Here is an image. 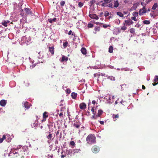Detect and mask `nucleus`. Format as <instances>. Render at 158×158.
Wrapping results in <instances>:
<instances>
[{
  "mask_svg": "<svg viewBox=\"0 0 158 158\" xmlns=\"http://www.w3.org/2000/svg\"><path fill=\"white\" fill-rule=\"evenodd\" d=\"M79 107L81 109H85L86 108V105L84 103H82L80 104Z\"/></svg>",
  "mask_w": 158,
  "mask_h": 158,
  "instance_id": "9d476101",
  "label": "nucleus"
},
{
  "mask_svg": "<svg viewBox=\"0 0 158 158\" xmlns=\"http://www.w3.org/2000/svg\"><path fill=\"white\" fill-rule=\"evenodd\" d=\"M35 66V64H33L31 66V67H32V68H34Z\"/></svg>",
  "mask_w": 158,
  "mask_h": 158,
  "instance_id": "e2e57ef3",
  "label": "nucleus"
},
{
  "mask_svg": "<svg viewBox=\"0 0 158 158\" xmlns=\"http://www.w3.org/2000/svg\"><path fill=\"white\" fill-rule=\"evenodd\" d=\"M18 150L16 149L15 150L11 151L9 154L10 156H12L13 157H15L19 156L18 153Z\"/></svg>",
  "mask_w": 158,
  "mask_h": 158,
  "instance_id": "f03ea898",
  "label": "nucleus"
},
{
  "mask_svg": "<svg viewBox=\"0 0 158 158\" xmlns=\"http://www.w3.org/2000/svg\"><path fill=\"white\" fill-rule=\"evenodd\" d=\"M87 143L89 144L95 143L96 142V137L94 134H90L86 138Z\"/></svg>",
  "mask_w": 158,
  "mask_h": 158,
  "instance_id": "f257e3e1",
  "label": "nucleus"
},
{
  "mask_svg": "<svg viewBox=\"0 0 158 158\" xmlns=\"http://www.w3.org/2000/svg\"><path fill=\"white\" fill-rule=\"evenodd\" d=\"M78 5L80 7H81L83 6V3L81 2H79L78 3Z\"/></svg>",
  "mask_w": 158,
  "mask_h": 158,
  "instance_id": "c03bdc74",
  "label": "nucleus"
},
{
  "mask_svg": "<svg viewBox=\"0 0 158 158\" xmlns=\"http://www.w3.org/2000/svg\"><path fill=\"white\" fill-rule=\"evenodd\" d=\"M142 89H145V87L144 85H142Z\"/></svg>",
  "mask_w": 158,
  "mask_h": 158,
  "instance_id": "680f3d73",
  "label": "nucleus"
},
{
  "mask_svg": "<svg viewBox=\"0 0 158 158\" xmlns=\"http://www.w3.org/2000/svg\"><path fill=\"white\" fill-rule=\"evenodd\" d=\"M59 116L60 117H63V113L62 112H61V113H60V114H59Z\"/></svg>",
  "mask_w": 158,
  "mask_h": 158,
  "instance_id": "6e6d98bb",
  "label": "nucleus"
},
{
  "mask_svg": "<svg viewBox=\"0 0 158 158\" xmlns=\"http://www.w3.org/2000/svg\"><path fill=\"white\" fill-rule=\"evenodd\" d=\"M152 0H146V2L147 4H148Z\"/></svg>",
  "mask_w": 158,
  "mask_h": 158,
  "instance_id": "3c124183",
  "label": "nucleus"
},
{
  "mask_svg": "<svg viewBox=\"0 0 158 158\" xmlns=\"http://www.w3.org/2000/svg\"><path fill=\"white\" fill-rule=\"evenodd\" d=\"M110 100V97L108 98V100H107V101H108V102H110V101H109Z\"/></svg>",
  "mask_w": 158,
  "mask_h": 158,
  "instance_id": "0e129e2a",
  "label": "nucleus"
},
{
  "mask_svg": "<svg viewBox=\"0 0 158 158\" xmlns=\"http://www.w3.org/2000/svg\"><path fill=\"white\" fill-rule=\"evenodd\" d=\"M10 21L8 20L4 21L2 23V24L5 27H7L8 26L7 24L9 23Z\"/></svg>",
  "mask_w": 158,
  "mask_h": 158,
  "instance_id": "2eb2a0df",
  "label": "nucleus"
},
{
  "mask_svg": "<svg viewBox=\"0 0 158 158\" xmlns=\"http://www.w3.org/2000/svg\"><path fill=\"white\" fill-rule=\"evenodd\" d=\"M70 144L73 146H75V143L74 141H71L70 142Z\"/></svg>",
  "mask_w": 158,
  "mask_h": 158,
  "instance_id": "79ce46f5",
  "label": "nucleus"
},
{
  "mask_svg": "<svg viewBox=\"0 0 158 158\" xmlns=\"http://www.w3.org/2000/svg\"><path fill=\"white\" fill-rule=\"evenodd\" d=\"M68 42L67 41H66L63 44V46L64 48H66L68 46Z\"/></svg>",
  "mask_w": 158,
  "mask_h": 158,
  "instance_id": "7c9ffc66",
  "label": "nucleus"
},
{
  "mask_svg": "<svg viewBox=\"0 0 158 158\" xmlns=\"http://www.w3.org/2000/svg\"><path fill=\"white\" fill-rule=\"evenodd\" d=\"M133 23V22L129 18L127 20H125L123 24L124 25L130 26Z\"/></svg>",
  "mask_w": 158,
  "mask_h": 158,
  "instance_id": "20e7f679",
  "label": "nucleus"
},
{
  "mask_svg": "<svg viewBox=\"0 0 158 158\" xmlns=\"http://www.w3.org/2000/svg\"><path fill=\"white\" fill-rule=\"evenodd\" d=\"M133 15L135 16H138V13L137 12H134L133 13Z\"/></svg>",
  "mask_w": 158,
  "mask_h": 158,
  "instance_id": "8fccbe9b",
  "label": "nucleus"
},
{
  "mask_svg": "<svg viewBox=\"0 0 158 158\" xmlns=\"http://www.w3.org/2000/svg\"><path fill=\"white\" fill-rule=\"evenodd\" d=\"M24 106L27 109H28L30 107V104L29 103L27 102L24 103Z\"/></svg>",
  "mask_w": 158,
  "mask_h": 158,
  "instance_id": "a211bd4d",
  "label": "nucleus"
},
{
  "mask_svg": "<svg viewBox=\"0 0 158 158\" xmlns=\"http://www.w3.org/2000/svg\"><path fill=\"white\" fill-rule=\"evenodd\" d=\"M143 23L145 24L148 25L150 24V22L149 20H145L143 21Z\"/></svg>",
  "mask_w": 158,
  "mask_h": 158,
  "instance_id": "a878e982",
  "label": "nucleus"
},
{
  "mask_svg": "<svg viewBox=\"0 0 158 158\" xmlns=\"http://www.w3.org/2000/svg\"><path fill=\"white\" fill-rule=\"evenodd\" d=\"M88 27L89 28H92L93 27V25L92 23H89L88 25Z\"/></svg>",
  "mask_w": 158,
  "mask_h": 158,
  "instance_id": "37998d69",
  "label": "nucleus"
},
{
  "mask_svg": "<svg viewBox=\"0 0 158 158\" xmlns=\"http://www.w3.org/2000/svg\"><path fill=\"white\" fill-rule=\"evenodd\" d=\"M131 19L132 20H133L135 21H137V19H136V17L135 16L132 17L131 18Z\"/></svg>",
  "mask_w": 158,
  "mask_h": 158,
  "instance_id": "a18cd8bd",
  "label": "nucleus"
},
{
  "mask_svg": "<svg viewBox=\"0 0 158 158\" xmlns=\"http://www.w3.org/2000/svg\"><path fill=\"white\" fill-rule=\"evenodd\" d=\"M80 125L78 124H74L73 125V126L74 127L78 128L80 127Z\"/></svg>",
  "mask_w": 158,
  "mask_h": 158,
  "instance_id": "ea45409f",
  "label": "nucleus"
},
{
  "mask_svg": "<svg viewBox=\"0 0 158 158\" xmlns=\"http://www.w3.org/2000/svg\"><path fill=\"white\" fill-rule=\"evenodd\" d=\"M80 151L79 149H74L73 150V155H75L76 153H78Z\"/></svg>",
  "mask_w": 158,
  "mask_h": 158,
  "instance_id": "412c9836",
  "label": "nucleus"
},
{
  "mask_svg": "<svg viewBox=\"0 0 158 158\" xmlns=\"http://www.w3.org/2000/svg\"><path fill=\"white\" fill-rule=\"evenodd\" d=\"M103 1L105 2H106V3H110L111 1H112V0H103Z\"/></svg>",
  "mask_w": 158,
  "mask_h": 158,
  "instance_id": "58836bf2",
  "label": "nucleus"
},
{
  "mask_svg": "<svg viewBox=\"0 0 158 158\" xmlns=\"http://www.w3.org/2000/svg\"><path fill=\"white\" fill-rule=\"evenodd\" d=\"M49 51L51 53L52 55H53L54 53V49L53 47H48Z\"/></svg>",
  "mask_w": 158,
  "mask_h": 158,
  "instance_id": "f8f14e48",
  "label": "nucleus"
},
{
  "mask_svg": "<svg viewBox=\"0 0 158 158\" xmlns=\"http://www.w3.org/2000/svg\"><path fill=\"white\" fill-rule=\"evenodd\" d=\"M43 126H40V128H41V129H43Z\"/></svg>",
  "mask_w": 158,
  "mask_h": 158,
  "instance_id": "774afa93",
  "label": "nucleus"
},
{
  "mask_svg": "<svg viewBox=\"0 0 158 158\" xmlns=\"http://www.w3.org/2000/svg\"><path fill=\"white\" fill-rule=\"evenodd\" d=\"M141 4L142 6H145V4L144 2H142L141 3Z\"/></svg>",
  "mask_w": 158,
  "mask_h": 158,
  "instance_id": "13d9d810",
  "label": "nucleus"
},
{
  "mask_svg": "<svg viewBox=\"0 0 158 158\" xmlns=\"http://www.w3.org/2000/svg\"><path fill=\"white\" fill-rule=\"evenodd\" d=\"M10 137V135H3L2 136V139H3V140L5 139H6L7 138H9Z\"/></svg>",
  "mask_w": 158,
  "mask_h": 158,
  "instance_id": "4be33fe9",
  "label": "nucleus"
},
{
  "mask_svg": "<svg viewBox=\"0 0 158 158\" xmlns=\"http://www.w3.org/2000/svg\"><path fill=\"white\" fill-rule=\"evenodd\" d=\"M127 29V27H126L125 25H124L122 26L121 28V29L124 31L126 30Z\"/></svg>",
  "mask_w": 158,
  "mask_h": 158,
  "instance_id": "a19ab883",
  "label": "nucleus"
},
{
  "mask_svg": "<svg viewBox=\"0 0 158 158\" xmlns=\"http://www.w3.org/2000/svg\"><path fill=\"white\" fill-rule=\"evenodd\" d=\"M117 15L120 17H123V14L121 12H117Z\"/></svg>",
  "mask_w": 158,
  "mask_h": 158,
  "instance_id": "c756f323",
  "label": "nucleus"
},
{
  "mask_svg": "<svg viewBox=\"0 0 158 158\" xmlns=\"http://www.w3.org/2000/svg\"><path fill=\"white\" fill-rule=\"evenodd\" d=\"M89 17L91 19H94L98 20L99 19L98 16L96 14H91L89 15Z\"/></svg>",
  "mask_w": 158,
  "mask_h": 158,
  "instance_id": "6e6552de",
  "label": "nucleus"
},
{
  "mask_svg": "<svg viewBox=\"0 0 158 158\" xmlns=\"http://www.w3.org/2000/svg\"><path fill=\"white\" fill-rule=\"evenodd\" d=\"M6 103V101L4 100H2L0 102V105L2 106H4Z\"/></svg>",
  "mask_w": 158,
  "mask_h": 158,
  "instance_id": "9b49d317",
  "label": "nucleus"
},
{
  "mask_svg": "<svg viewBox=\"0 0 158 158\" xmlns=\"http://www.w3.org/2000/svg\"><path fill=\"white\" fill-rule=\"evenodd\" d=\"M154 82H158V76L156 75L155 76V78L154 80Z\"/></svg>",
  "mask_w": 158,
  "mask_h": 158,
  "instance_id": "72a5a7b5",
  "label": "nucleus"
},
{
  "mask_svg": "<svg viewBox=\"0 0 158 158\" xmlns=\"http://www.w3.org/2000/svg\"><path fill=\"white\" fill-rule=\"evenodd\" d=\"M118 103V102H117V101H116L115 102V105L117 104Z\"/></svg>",
  "mask_w": 158,
  "mask_h": 158,
  "instance_id": "338daca9",
  "label": "nucleus"
},
{
  "mask_svg": "<svg viewBox=\"0 0 158 158\" xmlns=\"http://www.w3.org/2000/svg\"><path fill=\"white\" fill-rule=\"evenodd\" d=\"M34 127H37L38 126V121H37L36 122V121H35V122L34 123Z\"/></svg>",
  "mask_w": 158,
  "mask_h": 158,
  "instance_id": "e433bc0d",
  "label": "nucleus"
},
{
  "mask_svg": "<svg viewBox=\"0 0 158 158\" xmlns=\"http://www.w3.org/2000/svg\"><path fill=\"white\" fill-rule=\"evenodd\" d=\"M60 5L61 6H63L65 4V3L64 1H62L60 2Z\"/></svg>",
  "mask_w": 158,
  "mask_h": 158,
  "instance_id": "f704fd0d",
  "label": "nucleus"
},
{
  "mask_svg": "<svg viewBox=\"0 0 158 158\" xmlns=\"http://www.w3.org/2000/svg\"><path fill=\"white\" fill-rule=\"evenodd\" d=\"M68 60V58L67 57L64 56H63L62 57L61 60H60V61L61 62H63L64 61H66Z\"/></svg>",
  "mask_w": 158,
  "mask_h": 158,
  "instance_id": "ddd939ff",
  "label": "nucleus"
},
{
  "mask_svg": "<svg viewBox=\"0 0 158 158\" xmlns=\"http://www.w3.org/2000/svg\"><path fill=\"white\" fill-rule=\"evenodd\" d=\"M129 31L131 33H133L135 32V29L131 28L129 29Z\"/></svg>",
  "mask_w": 158,
  "mask_h": 158,
  "instance_id": "c85d7f7f",
  "label": "nucleus"
},
{
  "mask_svg": "<svg viewBox=\"0 0 158 158\" xmlns=\"http://www.w3.org/2000/svg\"><path fill=\"white\" fill-rule=\"evenodd\" d=\"M110 27V25H106V24H104V25H103L102 26V27L104 28H106L108 27Z\"/></svg>",
  "mask_w": 158,
  "mask_h": 158,
  "instance_id": "4c0bfd02",
  "label": "nucleus"
},
{
  "mask_svg": "<svg viewBox=\"0 0 158 158\" xmlns=\"http://www.w3.org/2000/svg\"><path fill=\"white\" fill-rule=\"evenodd\" d=\"M147 11L146 9L145 6H143V8L142 9H140L139 11V14L140 15H143V14L146 13Z\"/></svg>",
  "mask_w": 158,
  "mask_h": 158,
  "instance_id": "0eeeda50",
  "label": "nucleus"
},
{
  "mask_svg": "<svg viewBox=\"0 0 158 158\" xmlns=\"http://www.w3.org/2000/svg\"><path fill=\"white\" fill-rule=\"evenodd\" d=\"M24 10L25 11L26 15H27L29 14L31 15L32 13L30 9L28 8H25Z\"/></svg>",
  "mask_w": 158,
  "mask_h": 158,
  "instance_id": "1a4fd4ad",
  "label": "nucleus"
},
{
  "mask_svg": "<svg viewBox=\"0 0 158 158\" xmlns=\"http://www.w3.org/2000/svg\"><path fill=\"white\" fill-rule=\"evenodd\" d=\"M67 154V155H71L72 153L73 152V150L70 149L69 150H66Z\"/></svg>",
  "mask_w": 158,
  "mask_h": 158,
  "instance_id": "b1692460",
  "label": "nucleus"
},
{
  "mask_svg": "<svg viewBox=\"0 0 158 158\" xmlns=\"http://www.w3.org/2000/svg\"><path fill=\"white\" fill-rule=\"evenodd\" d=\"M63 153H64L63 152H62V153H61L62 155H61V157L63 158L64 157H65L67 155L66 154H63Z\"/></svg>",
  "mask_w": 158,
  "mask_h": 158,
  "instance_id": "49530a36",
  "label": "nucleus"
},
{
  "mask_svg": "<svg viewBox=\"0 0 158 158\" xmlns=\"http://www.w3.org/2000/svg\"><path fill=\"white\" fill-rule=\"evenodd\" d=\"M49 134L47 136L46 138L48 139V143H50L51 140H52V134L50 132L49 133Z\"/></svg>",
  "mask_w": 158,
  "mask_h": 158,
  "instance_id": "423d86ee",
  "label": "nucleus"
},
{
  "mask_svg": "<svg viewBox=\"0 0 158 158\" xmlns=\"http://www.w3.org/2000/svg\"><path fill=\"white\" fill-rule=\"evenodd\" d=\"M91 111L94 115H95L96 114V110L95 108H94V107H93L92 108Z\"/></svg>",
  "mask_w": 158,
  "mask_h": 158,
  "instance_id": "cd10ccee",
  "label": "nucleus"
},
{
  "mask_svg": "<svg viewBox=\"0 0 158 158\" xmlns=\"http://www.w3.org/2000/svg\"><path fill=\"white\" fill-rule=\"evenodd\" d=\"M3 140V139H2V138H0V143H2Z\"/></svg>",
  "mask_w": 158,
  "mask_h": 158,
  "instance_id": "bf43d9fd",
  "label": "nucleus"
},
{
  "mask_svg": "<svg viewBox=\"0 0 158 158\" xmlns=\"http://www.w3.org/2000/svg\"><path fill=\"white\" fill-rule=\"evenodd\" d=\"M124 2L126 3V4H127V3H128L129 2V1L128 0H124Z\"/></svg>",
  "mask_w": 158,
  "mask_h": 158,
  "instance_id": "603ef678",
  "label": "nucleus"
},
{
  "mask_svg": "<svg viewBox=\"0 0 158 158\" xmlns=\"http://www.w3.org/2000/svg\"><path fill=\"white\" fill-rule=\"evenodd\" d=\"M157 84H158V82H154V83L152 84V85L154 86H155L156 85H157Z\"/></svg>",
  "mask_w": 158,
  "mask_h": 158,
  "instance_id": "5fc2aeb1",
  "label": "nucleus"
},
{
  "mask_svg": "<svg viewBox=\"0 0 158 158\" xmlns=\"http://www.w3.org/2000/svg\"><path fill=\"white\" fill-rule=\"evenodd\" d=\"M56 19V18H54L52 19H48V21L50 23H52L53 22H55Z\"/></svg>",
  "mask_w": 158,
  "mask_h": 158,
  "instance_id": "6ab92c4d",
  "label": "nucleus"
},
{
  "mask_svg": "<svg viewBox=\"0 0 158 158\" xmlns=\"http://www.w3.org/2000/svg\"><path fill=\"white\" fill-rule=\"evenodd\" d=\"M92 103L93 104H95L96 103V101L94 100H93L92 101Z\"/></svg>",
  "mask_w": 158,
  "mask_h": 158,
  "instance_id": "052dcab7",
  "label": "nucleus"
},
{
  "mask_svg": "<svg viewBox=\"0 0 158 158\" xmlns=\"http://www.w3.org/2000/svg\"><path fill=\"white\" fill-rule=\"evenodd\" d=\"M107 7H110L111 8H113V4L112 3H111L106 5Z\"/></svg>",
  "mask_w": 158,
  "mask_h": 158,
  "instance_id": "473e14b6",
  "label": "nucleus"
},
{
  "mask_svg": "<svg viewBox=\"0 0 158 158\" xmlns=\"http://www.w3.org/2000/svg\"><path fill=\"white\" fill-rule=\"evenodd\" d=\"M110 15L109 12L107 11H106L105 12L104 16L105 17H107L108 16Z\"/></svg>",
  "mask_w": 158,
  "mask_h": 158,
  "instance_id": "c9c22d12",
  "label": "nucleus"
},
{
  "mask_svg": "<svg viewBox=\"0 0 158 158\" xmlns=\"http://www.w3.org/2000/svg\"><path fill=\"white\" fill-rule=\"evenodd\" d=\"M113 48L112 46H110L109 47V52L110 53H112L113 52Z\"/></svg>",
  "mask_w": 158,
  "mask_h": 158,
  "instance_id": "393cba45",
  "label": "nucleus"
},
{
  "mask_svg": "<svg viewBox=\"0 0 158 158\" xmlns=\"http://www.w3.org/2000/svg\"><path fill=\"white\" fill-rule=\"evenodd\" d=\"M106 2H103V3H102V4L101 5L102 6H105V7H106L107 6H106Z\"/></svg>",
  "mask_w": 158,
  "mask_h": 158,
  "instance_id": "de8ad7c7",
  "label": "nucleus"
},
{
  "mask_svg": "<svg viewBox=\"0 0 158 158\" xmlns=\"http://www.w3.org/2000/svg\"><path fill=\"white\" fill-rule=\"evenodd\" d=\"M119 116V115L118 114H113L112 116V117L114 118H118Z\"/></svg>",
  "mask_w": 158,
  "mask_h": 158,
  "instance_id": "2f4dec72",
  "label": "nucleus"
},
{
  "mask_svg": "<svg viewBox=\"0 0 158 158\" xmlns=\"http://www.w3.org/2000/svg\"><path fill=\"white\" fill-rule=\"evenodd\" d=\"M71 34H72V35H74V33H72V31L71 30H70L69 32L68 33V35H70Z\"/></svg>",
  "mask_w": 158,
  "mask_h": 158,
  "instance_id": "09e8293b",
  "label": "nucleus"
},
{
  "mask_svg": "<svg viewBox=\"0 0 158 158\" xmlns=\"http://www.w3.org/2000/svg\"><path fill=\"white\" fill-rule=\"evenodd\" d=\"M107 78L108 79H109L111 81H115V78L113 76H109Z\"/></svg>",
  "mask_w": 158,
  "mask_h": 158,
  "instance_id": "bb28decb",
  "label": "nucleus"
},
{
  "mask_svg": "<svg viewBox=\"0 0 158 158\" xmlns=\"http://www.w3.org/2000/svg\"><path fill=\"white\" fill-rule=\"evenodd\" d=\"M71 96L73 98L75 99H76V97H77V93H76L74 92H73L72 93Z\"/></svg>",
  "mask_w": 158,
  "mask_h": 158,
  "instance_id": "aec40b11",
  "label": "nucleus"
},
{
  "mask_svg": "<svg viewBox=\"0 0 158 158\" xmlns=\"http://www.w3.org/2000/svg\"><path fill=\"white\" fill-rule=\"evenodd\" d=\"M91 150L93 153H97L99 151L100 149L98 146L96 145H94L91 148Z\"/></svg>",
  "mask_w": 158,
  "mask_h": 158,
  "instance_id": "7ed1b4c3",
  "label": "nucleus"
},
{
  "mask_svg": "<svg viewBox=\"0 0 158 158\" xmlns=\"http://www.w3.org/2000/svg\"><path fill=\"white\" fill-rule=\"evenodd\" d=\"M119 6V3L118 0H116L114 1V7H117Z\"/></svg>",
  "mask_w": 158,
  "mask_h": 158,
  "instance_id": "4468645a",
  "label": "nucleus"
},
{
  "mask_svg": "<svg viewBox=\"0 0 158 158\" xmlns=\"http://www.w3.org/2000/svg\"><path fill=\"white\" fill-rule=\"evenodd\" d=\"M81 53L83 54V55H85L86 54V49L82 47L81 48Z\"/></svg>",
  "mask_w": 158,
  "mask_h": 158,
  "instance_id": "f3484780",
  "label": "nucleus"
},
{
  "mask_svg": "<svg viewBox=\"0 0 158 158\" xmlns=\"http://www.w3.org/2000/svg\"><path fill=\"white\" fill-rule=\"evenodd\" d=\"M49 115V113L48 112L45 111L43 114V118H47Z\"/></svg>",
  "mask_w": 158,
  "mask_h": 158,
  "instance_id": "dca6fc26",
  "label": "nucleus"
},
{
  "mask_svg": "<svg viewBox=\"0 0 158 158\" xmlns=\"http://www.w3.org/2000/svg\"><path fill=\"white\" fill-rule=\"evenodd\" d=\"M46 120V118H43L42 120H41V122L43 123Z\"/></svg>",
  "mask_w": 158,
  "mask_h": 158,
  "instance_id": "864d4df0",
  "label": "nucleus"
},
{
  "mask_svg": "<svg viewBox=\"0 0 158 158\" xmlns=\"http://www.w3.org/2000/svg\"><path fill=\"white\" fill-rule=\"evenodd\" d=\"M99 122L101 124H102V125L104 124V123L103 121H100Z\"/></svg>",
  "mask_w": 158,
  "mask_h": 158,
  "instance_id": "4d7b16f0",
  "label": "nucleus"
},
{
  "mask_svg": "<svg viewBox=\"0 0 158 158\" xmlns=\"http://www.w3.org/2000/svg\"><path fill=\"white\" fill-rule=\"evenodd\" d=\"M158 6V4L157 3H155L153 5V6L152 7V9L153 10H155L156 9V8Z\"/></svg>",
  "mask_w": 158,
  "mask_h": 158,
  "instance_id": "5701e85b",
  "label": "nucleus"
},
{
  "mask_svg": "<svg viewBox=\"0 0 158 158\" xmlns=\"http://www.w3.org/2000/svg\"><path fill=\"white\" fill-rule=\"evenodd\" d=\"M103 112V111L102 110H98V115H96V116L95 115H93V118L95 119H96L98 117H100V116L102 114Z\"/></svg>",
  "mask_w": 158,
  "mask_h": 158,
  "instance_id": "39448f33",
  "label": "nucleus"
},
{
  "mask_svg": "<svg viewBox=\"0 0 158 158\" xmlns=\"http://www.w3.org/2000/svg\"><path fill=\"white\" fill-rule=\"evenodd\" d=\"M70 90H67V93H70Z\"/></svg>",
  "mask_w": 158,
  "mask_h": 158,
  "instance_id": "69168bd1",
  "label": "nucleus"
}]
</instances>
